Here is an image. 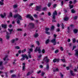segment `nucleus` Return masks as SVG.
<instances>
[{
	"label": "nucleus",
	"instance_id": "f257e3e1",
	"mask_svg": "<svg viewBox=\"0 0 78 78\" xmlns=\"http://www.w3.org/2000/svg\"><path fill=\"white\" fill-rule=\"evenodd\" d=\"M57 15V12L56 11H55L53 13V15H52V19L53 20H52V22H56V20H55V19H56V17L55 16Z\"/></svg>",
	"mask_w": 78,
	"mask_h": 78
},
{
	"label": "nucleus",
	"instance_id": "f03ea898",
	"mask_svg": "<svg viewBox=\"0 0 78 78\" xmlns=\"http://www.w3.org/2000/svg\"><path fill=\"white\" fill-rule=\"evenodd\" d=\"M14 18H16V17H18V19H20V20H22V16L19 14L14 15Z\"/></svg>",
	"mask_w": 78,
	"mask_h": 78
},
{
	"label": "nucleus",
	"instance_id": "7ed1b4c3",
	"mask_svg": "<svg viewBox=\"0 0 78 78\" xmlns=\"http://www.w3.org/2000/svg\"><path fill=\"white\" fill-rule=\"evenodd\" d=\"M43 61L44 62H45L47 63L49 62L50 59L47 58V57H45L44 58Z\"/></svg>",
	"mask_w": 78,
	"mask_h": 78
},
{
	"label": "nucleus",
	"instance_id": "20e7f679",
	"mask_svg": "<svg viewBox=\"0 0 78 78\" xmlns=\"http://www.w3.org/2000/svg\"><path fill=\"white\" fill-rule=\"evenodd\" d=\"M26 17L27 18H29V19H30L31 20H34V18L31 16L30 15H27L26 16Z\"/></svg>",
	"mask_w": 78,
	"mask_h": 78
},
{
	"label": "nucleus",
	"instance_id": "39448f33",
	"mask_svg": "<svg viewBox=\"0 0 78 78\" xmlns=\"http://www.w3.org/2000/svg\"><path fill=\"white\" fill-rule=\"evenodd\" d=\"M51 42L54 45H55L56 44V38H54L53 39L51 40Z\"/></svg>",
	"mask_w": 78,
	"mask_h": 78
},
{
	"label": "nucleus",
	"instance_id": "423d86ee",
	"mask_svg": "<svg viewBox=\"0 0 78 78\" xmlns=\"http://www.w3.org/2000/svg\"><path fill=\"white\" fill-rule=\"evenodd\" d=\"M41 6H37L36 11H41Z\"/></svg>",
	"mask_w": 78,
	"mask_h": 78
},
{
	"label": "nucleus",
	"instance_id": "0eeeda50",
	"mask_svg": "<svg viewBox=\"0 0 78 78\" xmlns=\"http://www.w3.org/2000/svg\"><path fill=\"white\" fill-rule=\"evenodd\" d=\"M35 51H38L39 52V53H41V48L39 47H37Z\"/></svg>",
	"mask_w": 78,
	"mask_h": 78
},
{
	"label": "nucleus",
	"instance_id": "6e6552de",
	"mask_svg": "<svg viewBox=\"0 0 78 78\" xmlns=\"http://www.w3.org/2000/svg\"><path fill=\"white\" fill-rule=\"evenodd\" d=\"M23 65V68H22V70H25V63H23L22 64Z\"/></svg>",
	"mask_w": 78,
	"mask_h": 78
},
{
	"label": "nucleus",
	"instance_id": "1a4fd4ad",
	"mask_svg": "<svg viewBox=\"0 0 78 78\" xmlns=\"http://www.w3.org/2000/svg\"><path fill=\"white\" fill-rule=\"evenodd\" d=\"M6 14L5 13H4V15H3L2 14H1L0 15V16L2 18H4L5 16H6Z\"/></svg>",
	"mask_w": 78,
	"mask_h": 78
},
{
	"label": "nucleus",
	"instance_id": "9d476101",
	"mask_svg": "<svg viewBox=\"0 0 78 78\" xmlns=\"http://www.w3.org/2000/svg\"><path fill=\"white\" fill-rule=\"evenodd\" d=\"M30 27H31L32 28H33L34 27V24L33 23H29V26Z\"/></svg>",
	"mask_w": 78,
	"mask_h": 78
},
{
	"label": "nucleus",
	"instance_id": "9b49d317",
	"mask_svg": "<svg viewBox=\"0 0 78 78\" xmlns=\"http://www.w3.org/2000/svg\"><path fill=\"white\" fill-rule=\"evenodd\" d=\"M22 56L23 57H24V58H26V59H28V57L26 54H25V55H22Z\"/></svg>",
	"mask_w": 78,
	"mask_h": 78
},
{
	"label": "nucleus",
	"instance_id": "f8f14e48",
	"mask_svg": "<svg viewBox=\"0 0 78 78\" xmlns=\"http://www.w3.org/2000/svg\"><path fill=\"white\" fill-rule=\"evenodd\" d=\"M70 73L72 76H75V74L73 73V71H70Z\"/></svg>",
	"mask_w": 78,
	"mask_h": 78
},
{
	"label": "nucleus",
	"instance_id": "ddd939ff",
	"mask_svg": "<svg viewBox=\"0 0 78 78\" xmlns=\"http://www.w3.org/2000/svg\"><path fill=\"white\" fill-rule=\"evenodd\" d=\"M6 34L7 35L6 36V38L7 39H9L10 37L9 35V33H8V32H7Z\"/></svg>",
	"mask_w": 78,
	"mask_h": 78
},
{
	"label": "nucleus",
	"instance_id": "4468645a",
	"mask_svg": "<svg viewBox=\"0 0 78 78\" xmlns=\"http://www.w3.org/2000/svg\"><path fill=\"white\" fill-rule=\"evenodd\" d=\"M75 51H76L75 55L76 56H78V50L77 49L75 50Z\"/></svg>",
	"mask_w": 78,
	"mask_h": 78
},
{
	"label": "nucleus",
	"instance_id": "2eb2a0df",
	"mask_svg": "<svg viewBox=\"0 0 78 78\" xmlns=\"http://www.w3.org/2000/svg\"><path fill=\"white\" fill-rule=\"evenodd\" d=\"M59 61V59H55L53 60V62H58Z\"/></svg>",
	"mask_w": 78,
	"mask_h": 78
},
{
	"label": "nucleus",
	"instance_id": "dca6fc26",
	"mask_svg": "<svg viewBox=\"0 0 78 78\" xmlns=\"http://www.w3.org/2000/svg\"><path fill=\"white\" fill-rule=\"evenodd\" d=\"M64 21H68L69 20V17H66L64 18Z\"/></svg>",
	"mask_w": 78,
	"mask_h": 78
},
{
	"label": "nucleus",
	"instance_id": "f3484780",
	"mask_svg": "<svg viewBox=\"0 0 78 78\" xmlns=\"http://www.w3.org/2000/svg\"><path fill=\"white\" fill-rule=\"evenodd\" d=\"M73 31L74 33L76 34L78 33V30L76 29H74L73 30Z\"/></svg>",
	"mask_w": 78,
	"mask_h": 78
},
{
	"label": "nucleus",
	"instance_id": "a211bd4d",
	"mask_svg": "<svg viewBox=\"0 0 78 78\" xmlns=\"http://www.w3.org/2000/svg\"><path fill=\"white\" fill-rule=\"evenodd\" d=\"M2 27L4 28H6V25L2 24Z\"/></svg>",
	"mask_w": 78,
	"mask_h": 78
},
{
	"label": "nucleus",
	"instance_id": "6ab92c4d",
	"mask_svg": "<svg viewBox=\"0 0 78 78\" xmlns=\"http://www.w3.org/2000/svg\"><path fill=\"white\" fill-rule=\"evenodd\" d=\"M2 1H0V4L1 5H3L4 3H3V2H4V0H1Z\"/></svg>",
	"mask_w": 78,
	"mask_h": 78
},
{
	"label": "nucleus",
	"instance_id": "aec40b11",
	"mask_svg": "<svg viewBox=\"0 0 78 78\" xmlns=\"http://www.w3.org/2000/svg\"><path fill=\"white\" fill-rule=\"evenodd\" d=\"M61 2V6H63V5L64 4V1L62 0H59Z\"/></svg>",
	"mask_w": 78,
	"mask_h": 78
},
{
	"label": "nucleus",
	"instance_id": "412c9836",
	"mask_svg": "<svg viewBox=\"0 0 78 78\" xmlns=\"http://www.w3.org/2000/svg\"><path fill=\"white\" fill-rule=\"evenodd\" d=\"M8 30H9V31L10 32V34H11L12 33V31L13 30V29H8Z\"/></svg>",
	"mask_w": 78,
	"mask_h": 78
},
{
	"label": "nucleus",
	"instance_id": "4be33fe9",
	"mask_svg": "<svg viewBox=\"0 0 78 78\" xmlns=\"http://www.w3.org/2000/svg\"><path fill=\"white\" fill-rule=\"evenodd\" d=\"M49 42H50V40L49 39H48L46 40L45 42L46 44H48V43H49Z\"/></svg>",
	"mask_w": 78,
	"mask_h": 78
},
{
	"label": "nucleus",
	"instance_id": "5701e85b",
	"mask_svg": "<svg viewBox=\"0 0 78 78\" xmlns=\"http://www.w3.org/2000/svg\"><path fill=\"white\" fill-rule=\"evenodd\" d=\"M46 69L47 70H49V66H48V65L47 64L46 65Z\"/></svg>",
	"mask_w": 78,
	"mask_h": 78
},
{
	"label": "nucleus",
	"instance_id": "b1692460",
	"mask_svg": "<svg viewBox=\"0 0 78 78\" xmlns=\"http://www.w3.org/2000/svg\"><path fill=\"white\" fill-rule=\"evenodd\" d=\"M38 36H39V35H38V34H37V33H35V34L34 36L35 37H38Z\"/></svg>",
	"mask_w": 78,
	"mask_h": 78
},
{
	"label": "nucleus",
	"instance_id": "393cba45",
	"mask_svg": "<svg viewBox=\"0 0 78 78\" xmlns=\"http://www.w3.org/2000/svg\"><path fill=\"white\" fill-rule=\"evenodd\" d=\"M50 30V29L49 28H48L47 27H46L45 28V32H46L47 31H48V30Z\"/></svg>",
	"mask_w": 78,
	"mask_h": 78
},
{
	"label": "nucleus",
	"instance_id": "a878e982",
	"mask_svg": "<svg viewBox=\"0 0 78 78\" xmlns=\"http://www.w3.org/2000/svg\"><path fill=\"white\" fill-rule=\"evenodd\" d=\"M45 33L46 34H48L49 35H50V32L47 31L46 32H45Z\"/></svg>",
	"mask_w": 78,
	"mask_h": 78
},
{
	"label": "nucleus",
	"instance_id": "bb28decb",
	"mask_svg": "<svg viewBox=\"0 0 78 78\" xmlns=\"http://www.w3.org/2000/svg\"><path fill=\"white\" fill-rule=\"evenodd\" d=\"M72 40L73 43H75V42H76V39H75V38H73L72 39Z\"/></svg>",
	"mask_w": 78,
	"mask_h": 78
},
{
	"label": "nucleus",
	"instance_id": "cd10ccee",
	"mask_svg": "<svg viewBox=\"0 0 78 78\" xmlns=\"http://www.w3.org/2000/svg\"><path fill=\"white\" fill-rule=\"evenodd\" d=\"M11 42L12 43H14V42H16V41H15V39H13L11 41Z\"/></svg>",
	"mask_w": 78,
	"mask_h": 78
},
{
	"label": "nucleus",
	"instance_id": "c85d7f7f",
	"mask_svg": "<svg viewBox=\"0 0 78 78\" xmlns=\"http://www.w3.org/2000/svg\"><path fill=\"white\" fill-rule=\"evenodd\" d=\"M17 7V5H13V8H16Z\"/></svg>",
	"mask_w": 78,
	"mask_h": 78
},
{
	"label": "nucleus",
	"instance_id": "c756f323",
	"mask_svg": "<svg viewBox=\"0 0 78 78\" xmlns=\"http://www.w3.org/2000/svg\"><path fill=\"white\" fill-rule=\"evenodd\" d=\"M71 12L72 13H75V11L74 9H72L71 10Z\"/></svg>",
	"mask_w": 78,
	"mask_h": 78
},
{
	"label": "nucleus",
	"instance_id": "7c9ffc66",
	"mask_svg": "<svg viewBox=\"0 0 78 78\" xmlns=\"http://www.w3.org/2000/svg\"><path fill=\"white\" fill-rule=\"evenodd\" d=\"M3 66V62H0V67H2Z\"/></svg>",
	"mask_w": 78,
	"mask_h": 78
},
{
	"label": "nucleus",
	"instance_id": "2f4dec72",
	"mask_svg": "<svg viewBox=\"0 0 78 78\" xmlns=\"http://www.w3.org/2000/svg\"><path fill=\"white\" fill-rule=\"evenodd\" d=\"M69 6L70 8V9H71V8H73V5H69Z\"/></svg>",
	"mask_w": 78,
	"mask_h": 78
},
{
	"label": "nucleus",
	"instance_id": "473e14b6",
	"mask_svg": "<svg viewBox=\"0 0 78 78\" xmlns=\"http://www.w3.org/2000/svg\"><path fill=\"white\" fill-rule=\"evenodd\" d=\"M22 58H21V59H20L21 61H24L25 60V57H23Z\"/></svg>",
	"mask_w": 78,
	"mask_h": 78
},
{
	"label": "nucleus",
	"instance_id": "72a5a7b5",
	"mask_svg": "<svg viewBox=\"0 0 78 78\" xmlns=\"http://www.w3.org/2000/svg\"><path fill=\"white\" fill-rule=\"evenodd\" d=\"M58 72L59 71V69L58 68H56L55 69V70H54V72Z\"/></svg>",
	"mask_w": 78,
	"mask_h": 78
},
{
	"label": "nucleus",
	"instance_id": "f704fd0d",
	"mask_svg": "<svg viewBox=\"0 0 78 78\" xmlns=\"http://www.w3.org/2000/svg\"><path fill=\"white\" fill-rule=\"evenodd\" d=\"M26 49H24V50H23L22 51V53H24V52H25L26 51Z\"/></svg>",
	"mask_w": 78,
	"mask_h": 78
},
{
	"label": "nucleus",
	"instance_id": "c9c22d12",
	"mask_svg": "<svg viewBox=\"0 0 78 78\" xmlns=\"http://www.w3.org/2000/svg\"><path fill=\"white\" fill-rule=\"evenodd\" d=\"M44 74H45V73L44 72H42L41 73V76H44Z\"/></svg>",
	"mask_w": 78,
	"mask_h": 78
},
{
	"label": "nucleus",
	"instance_id": "e433bc0d",
	"mask_svg": "<svg viewBox=\"0 0 78 78\" xmlns=\"http://www.w3.org/2000/svg\"><path fill=\"white\" fill-rule=\"evenodd\" d=\"M54 28H55V27L53 26H52L51 28V30H54Z\"/></svg>",
	"mask_w": 78,
	"mask_h": 78
},
{
	"label": "nucleus",
	"instance_id": "4c0bfd02",
	"mask_svg": "<svg viewBox=\"0 0 78 78\" xmlns=\"http://www.w3.org/2000/svg\"><path fill=\"white\" fill-rule=\"evenodd\" d=\"M51 4L50 3H48V7H50V6H51Z\"/></svg>",
	"mask_w": 78,
	"mask_h": 78
},
{
	"label": "nucleus",
	"instance_id": "58836bf2",
	"mask_svg": "<svg viewBox=\"0 0 78 78\" xmlns=\"http://www.w3.org/2000/svg\"><path fill=\"white\" fill-rule=\"evenodd\" d=\"M12 13L11 12H10L9 13V16L10 17H12Z\"/></svg>",
	"mask_w": 78,
	"mask_h": 78
},
{
	"label": "nucleus",
	"instance_id": "ea45409f",
	"mask_svg": "<svg viewBox=\"0 0 78 78\" xmlns=\"http://www.w3.org/2000/svg\"><path fill=\"white\" fill-rule=\"evenodd\" d=\"M61 26L62 29H64V24H63V23L62 24Z\"/></svg>",
	"mask_w": 78,
	"mask_h": 78
},
{
	"label": "nucleus",
	"instance_id": "a19ab883",
	"mask_svg": "<svg viewBox=\"0 0 78 78\" xmlns=\"http://www.w3.org/2000/svg\"><path fill=\"white\" fill-rule=\"evenodd\" d=\"M8 57V55L6 56L4 58V60L5 61L6 60V58Z\"/></svg>",
	"mask_w": 78,
	"mask_h": 78
},
{
	"label": "nucleus",
	"instance_id": "79ce46f5",
	"mask_svg": "<svg viewBox=\"0 0 78 78\" xmlns=\"http://www.w3.org/2000/svg\"><path fill=\"white\" fill-rule=\"evenodd\" d=\"M34 17H35V18H37V15L36 14H34Z\"/></svg>",
	"mask_w": 78,
	"mask_h": 78
},
{
	"label": "nucleus",
	"instance_id": "37998d69",
	"mask_svg": "<svg viewBox=\"0 0 78 78\" xmlns=\"http://www.w3.org/2000/svg\"><path fill=\"white\" fill-rule=\"evenodd\" d=\"M33 5H34V3H30V4H29V6H33Z\"/></svg>",
	"mask_w": 78,
	"mask_h": 78
},
{
	"label": "nucleus",
	"instance_id": "c03bdc74",
	"mask_svg": "<svg viewBox=\"0 0 78 78\" xmlns=\"http://www.w3.org/2000/svg\"><path fill=\"white\" fill-rule=\"evenodd\" d=\"M47 7H45L43 8V11H45L46 10H47Z\"/></svg>",
	"mask_w": 78,
	"mask_h": 78
},
{
	"label": "nucleus",
	"instance_id": "a18cd8bd",
	"mask_svg": "<svg viewBox=\"0 0 78 78\" xmlns=\"http://www.w3.org/2000/svg\"><path fill=\"white\" fill-rule=\"evenodd\" d=\"M36 43L38 45H39L40 44L39 42L38 41H37L36 42Z\"/></svg>",
	"mask_w": 78,
	"mask_h": 78
},
{
	"label": "nucleus",
	"instance_id": "49530a36",
	"mask_svg": "<svg viewBox=\"0 0 78 78\" xmlns=\"http://www.w3.org/2000/svg\"><path fill=\"white\" fill-rule=\"evenodd\" d=\"M76 48V46H73V48L72 50H73L75 48Z\"/></svg>",
	"mask_w": 78,
	"mask_h": 78
},
{
	"label": "nucleus",
	"instance_id": "de8ad7c7",
	"mask_svg": "<svg viewBox=\"0 0 78 78\" xmlns=\"http://www.w3.org/2000/svg\"><path fill=\"white\" fill-rule=\"evenodd\" d=\"M29 50L30 51H31V52L33 51V49L32 48L29 49Z\"/></svg>",
	"mask_w": 78,
	"mask_h": 78
},
{
	"label": "nucleus",
	"instance_id": "09e8293b",
	"mask_svg": "<svg viewBox=\"0 0 78 78\" xmlns=\"http://www.w3.org/2000/svg\"><path fill=\"white\" fill-rule=\"evenodd\" d=\"M15 48H16V49H20V47L19 46H16L15 47Z\"/></svg>",
	"mask_w": 78,
	"mask_h": 78
},
{
	"label": "nucleus",
	"instance_id": "8fccbe9b",
	"mask_svg": "<svg viewBox=\"0 0 78 78\" xmlns=\"http://www.w3.org/2000/svg\"><path fill=\"white\" fill-rule=\"evenodd\" d=\"M60 76H61V77H63V74H62V73H60Z\"/></svg>",
	"mask_w": 78,
	"mask_h": 78
},
{
	"label": "nucleus",
	"instance_id": "3c124183",
	"mask_svg": "<svg viewBox=\"0 0 78 78\" xmlns=\"http://www.w3.org/2000/svg\"><path fill=\"white\" fill-rule=\"evenodd\" d=\"M58 50H57L55 51V53H58Z\"/></svg>",
	"mask_w": 78,
	"mask_h": 78
},
{
	"label": "nucleus",
	"instance_id": "603ef678",
	"mask_svg": "<svg viewBox=\"0 0 78 78\" xmlns=\"http://www.w3.org/2000/svg\"><path fill=\"white\" fill-rule=\"evenodd\" d=\"M56 5H57L56 4H54L53 5V6L54 8H56Z\"/></svg>",
	"mask_w": 78,
	"mask_h": 78
},
{
	"label": "nucleus",
	"instance_id": "864d4df0",
	"mask_svg": "<svg viewBox=\"0 0 78 78\" xmlns=\"http://www.w3.org/2000/svg\"><path fill=\"white\" fill-rule=\"evenodd\" d=\"M41 70L39 71H38L37 72V73L38 74H39V73H41Z\"/></svg>",
	"mask_w": 78,
	"mask_h": 78
},
{
	"label": "nucleus",
	"instance_id": "5fc2aeb1",
	"mask_svg": "<svg viewBox=\"0 0 78 78\" xmlns=\"http://www.w3.org/2000/svg\"><path fill=\"white\" fill-rule=\"evenodd\" d=\"M17 31H22V29H17Z\"/></svg>",
	"mask_w": 78,
	"mask_h": 78
},
{
	"label": "nucleus",
	"instance_id": "6e6d98bb",
	"mask_svg": "<svg viewBox=\"0 0 78 78\" xmlns=\"http://www.w3.org/2000/svg\"><path fill=\"white\" fill-rule=\"evenodd\" d=\"M60 49L62 51H63V50H64V49L63 48H62V47H61Z\"/></svg>",
	"mask_w": 78,
	"mask_h": 78
},
{
	"label": "nucleus",
	"instance_id": "4d7b16f0",
	"mask_svg": "<svg viewBox=\"0 0 78 78\" xmlns=\"http://www.w3.org/2000/svg\"><path fill=\"white\" fill-rule=\"evenodd\" d=\"M17 23H20V20H17Z\"/></svg>",
	"mask_w": 78,
	"mask_h": 78
},
{
	"label": "nucleus",
	"instance_id": "13d9d810",
	"mask_svg": "<svg viewBox=\"0 0 78 78\" xmlns=\"http://www.w3.org/2000/svg\"><path fill=\"white\" fill-rule=\"evenodd\" d=\"M42 56V55H39L38 56V58H41V57Z\"/></svg>",
	"mask_w": 78,
	"mask_h": 78
},
{
	"label": "nucleus",
	"instance_id": "bf43d9fd",
	"mask_svg": "<svg viewBox=\"0 0 78 78\" xmlns=\"http://www.w3.org/2000/svg\"><path fill=\"white\" fill-rule=\"evenodd\" d=\"M30 47L31 48H33V47H34V45L32 44L31 46H30Z\"/></svg>",
	"mask_w": 78,
	"mask_h": 78
},
{
	"label": "nucleus",
	"instance_id": "052dcab7",
	"mask_svg": "<svg viewBox=\"0 0 78 78\" xmlns=\"http://www.w3.org/2000/svg\"><path fill=\"white\" fill-rule=\"evenodd\" d=\"M61 61H62V62H65V61H66L65 60H64V59H61Z\"/></svg>",
	"mask_w": 78,
	"mask_h": 78
},
{
	"label": "nucleus",
	"instance_id": "680f3d73",
	"mask_svg": "<svg viewBox=\"0 0 78 78\" xmlns=\"http://www.w3.org/2000/svg\"><path fill=\"white\" fill-rule=\"evenodd\" d=\"M1 67H0V69H1V70H3L4 67H3L2 66Z\"/></svg>",
	"mask_w": 78,
	"mask_h": 78
},
{
	"label": "nucleus",
	"instance_id": "e2e57ef3",
	"mask_svg": "<svg viewBox=\"0 0 78 78\" xmlns=\"http://www.w3.org/2000/svg\"><path fill=\"white\" fill-rule=\"evenodd\" d=\"M60 31V29L59 28H58L57 30V32H59Z\"/></svg>",
	"mask_w": 78,
	"mask_h": 78
},
{
	"label": "nucleus",
	"instance_id": "0e129e2a",
	"mask_svg": "<svg viewBox=\"0 0 78 78\" xmlns=\"http://www.w3.org/2000/svg\"><path fill=\"white\" fill-rule=\"evenodd\" d=\"M42 52L43 53H45V50L43 49V50H42Z\"/></svg>",
	"mask_w": 78,
	"mask_h": 78
},
{
	"label": "nucleus",
	"instance_id": "69168bd1",
	"mask_svg": "<svg viewBox=\"0 0 78 78\" xmlns=\"http://www.w3.org/2000/svg\"><path fill=\"white\" fill-rule=\"evenodd\" d=\"M74 19H75V20L76 19H77V16H75L74 17Z\"/></svg>",
	"mask_w": 78,
	"mask_h": 78
},
{
	"label": "nucleus",
	"instance_id": "338daca9",
	"mask_svg": "<svg viewBox=\"0 0 78 78\" xmlns=\"http://www.w3.org/2000/svg\"><path fill=\"white\" fill-rule=\"evenodd\" d=\"M76 2H77V1L76 0H74L73 2V3H76Z\"/></svg>",
	"mask_w": 78,
	"mask_h": 78
},
{
	"label": "nucleus",
	"instance_id": "774afa93",
	"mask_svg": "<svg viewBox=\"0 0 78 78\" xmlns=\"http://www.w3.org/2000/svg\"><path fill=\"white\" fill-rule=\"evenodd\" d=\"M2 41H3V39L2 38H0V41L2 42Z\"/></svg>",
	"mask_w": 78,
	"mask_h": 78
}]
</instances>
